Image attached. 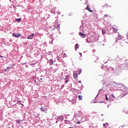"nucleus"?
Returning a JSON list of instances; mask_svg holds the SVG:
<instances>
[{
    "instance_id": "dca6fc26",
    "label": "nucleus",
    "mask_w": 128,
    "mask_h": 128,
    "mask_svg": "<svg viewBox=\"0 0 128 128\" xmlns=\"http://www.w3.org/2000/svg\"><path fill=\"white\" fill-rule=\"evenodd\" d=\"M104 16H106V17L108 16V14H106L104 15Z\"/></svg>"
},
{
    "instance_id": "f8f14e48",
    "label": "nucleus",
    "mask_w": 128,
    "mask_h": 128,
    "mask_svg": "<svg viewBox=\"0 0 128 128\" xmlns=\"http://www.w3.org/2000/svg\"><path fill=\"white\" fill-rule=\"evenodd\" d=\"M113 32L114 34H116V32H118V30H116V28H114L113 30Z\"/></svg>"
},
{
    "instance_id": "f03ea898",
    "label": "nucleus",
    "mask_w": 128,
    "mask_h": 128,
    "mask_svg": "<svg viewBox=\"0 0 128 128\" xmlns=\"http://www.w3.org/2000/svg\"><path fill=\"white\" fill-rule=\"evenodd\" d=\"M34 34H32L30 36H28L27 38L28 40H32V38H34Z\"/></svg>"
},
{
    "instance_id": "20e7f679",
    "label": "nucleus",
    "mask_w": 128,
    "mask_h": 128,
    "mask_svg": "<svg viewBox=\"0 0 128 128\" xmlns=\"http://www.w3.org/2000/svg\"><path fill=\"white\" fill-rule=\"evenodd\" d=\"M86 10L90 12H92V10H90V6H88V5H87Z\"/></svg>"
},
{
    "instance_id": "5701e85b",
    "label": "nucleus",
    "mask_w": 128,
    "mask_h": 128,
    "mask_svg": "<svg viewBox=\"0 0 128 128\" xmlns=\"http://www.w3.org/2000/svg\"><path fill=\"white\" fill-rule=\"evenodd\" d=\"M0 58H2V56H0Z\"/></svg>"
},
{
    "instance_id": "9d476101",
    "label": "nucleus",
    "mask_w": 128,
    "mask_h": 128,
    "mask_svg": "<svg viewBox=\"0 0 128 128\" xmlns=\"http://www.w3.org/2000/svg\"><path fill=\"white\" fill-rule=\"evenodd\" d=\"M78 48V44H77L75 45V50H76Z\"/></svg>"
},
{
    "instance_id": "aec40b11",
    "label": "nucleus",
    "mask_w": 128,
    "mask_h": 128,
    "mask_svg": "<svg viewBox=\"0 0 128 128\" xmlns=\"http://www.w3.org/2000/svg\"><path fill=\"white\" fill-rule=\"evenodd\" d=\"M66 84H68V80H66Z\"/></svg>"
},
{
    "instance_id": "412c9836",
    "label": "nucleus",
    "mask_w": 128,
    "mask_h": 128,
    "mask_svg": "<svg viewBox=\"0 0 128 128\" xmlns=\"http://www.w3.org/2000/svg\"><path fill=\"white\" fill-rule=\"evenodd\" d=\"M78 82H80V83H82V81H78Z\"/></svg>"
},
{
    "instance_id": "4be33fe9",
    "label": "nucleus",
    "mask_w": 128,
    "mask_h": 128,
    "mask_svg": "<svg viewBox=\"0 0 128 128\" xmlns=\"http://www.w3.org/2000/svg\"><path fill=\"white\" fill-rule=\"evenodd\" d=\"M80 54L81 56H82V53H79Z\"/></svg>"
},
{
    "instance_id": "7ed1b4c3",
    "label": "nucleus",
    "mask_w": 128,
    "mask_h": 128,
    "mask_svg": "<svg viewBox=\"0 0 128 128\" xmlns=\"http://www.w3.org/2000/svg\"><path fill=\"white\" fill-rule=\"evenodd\" d=\"M14 68V66H12V67L9 66L7 68H6V69H4V72H10V68Z\"/></svg>"
},
{
    "instance_id": "b1692460",
    "label": "nucleus",
    "mask_w": 128,
    "mask_h": 128,
    "mask_svg": "<svg viewBox=\"0 0 128 128\" xmlns=\"http://www.w3.org/2000/svg\"><path fill=\"white\" fill-rule=\"evenodd\" d=\"M56 28H58V25L56 26Z\"/></svg>"
},
{
    "instance_id": "a211bd4d",
    "label": "nucleus",
    "mask_w": 128,
    "mask_h": 128,
    "mask_svg": "<svg viewBox=\"0 0 128 128\" xmlns=\"http://www.w3.org/2000/svg\"><path fill=\"white\" fill-rule=\"evenodd\" d=\"M80 124V121H78L77 122V124Z\"/></svg>"
},
{
    "instance_id": "f257e3e1",
    "label": "nucleus",
    "mask_w": 128,
    "mask_h": 128,
    "mask_svg": "<svg viewBox=\"0 0 128 128\" xmlns=\"http://www.w3.org/2000/svg\"><path fill=\"white\" fill-rule=\"evenodd\" d=\"M12 36L14 38H18L19 36H20V34L18 33H14V34H12Z\"/></svg>"
},
{
    "instance_id": "6ab92c4d",
    "label": "nucleus",
    "mask_w": 128,
    "mask_h": 128,
    "mask_svg": "<svg viewBox=\"0 0 128 128\" xmlns=\"http://www.w3.org/2000/svg\"><path fill=\"white\" fill-rule=\"evenodd\" d=\"M103 126H105V128H106V124H104Z\"/></svg>"
},
{
    "instance_id": "39448f33",
    "label": "nucleus",
    "mask_w": 128,
    "mask_h": 128,
    "mask_svg": "<svg viewBox=\"0 0 128 128\" xmlns=\"http://www.w3.org/2000/svg\"><path fill=\"white\" fill-rule=\"evenodd\" d=\"M108 8H112V6H108V4H105L103 6V8H108Z\"/></svg>"
},
{
    "instance_id": "6e6552de",
    "label": "nucleus",
    "mask_w": 128,
    "mask_h": 128,
    "mask_svg": "<svg viewBox=\"0 0 128 128\" xmlns=\"http://www.w3.org/2000/svg\"><path fill=\"white\" fill-rule=\"evenodd\" d=\"M73 76L74 78H78V74L76 73H74Z\"/></svg>"
},
{
    "instance_id": "393cba45",
    "label": "nucleus",
    "mask_w": 128,
    "mask_h": 128,
    "mask_svg": "<svg viewBox=\"0 0 128 128\" xmlns=\"http://www.w3.org/2000/svg\"><path fill=\"white\" fill-rule=\"evenodd\" d=\"M14 66V64H13V66Z\"/></svg>"
},
{
    "instance_id": "2eb2a0df",
    "label": "nucleus",
    "mask_w": 128,
    "mask_h": 128,
    "mask_svg": "<svg viewBox=\"0 0 128 128\" xmlns=\"http://www.w3.org/2000/svg\"><path fill=\"white\" fill-rule=\"evenodd\" d=\"M105 96L106 100H108V96L106 95Z\"/></svg>"
},
{
    "instance_id": "ddd939ff",
    "label": "nucleus",
    "mask_w": 128,
    "mask_h": 128,
    "mask_svg": "<svg viewBox=\"0 0 128 128\" xmlns=\"http://www.w3.org/2000/svg\"><path fill=\"white\" fill-rule=\"evenodd\" d=\"M71 102H72V104H74L75 102H76V100L72 99V100H71Z\"/></svg>"
},
{
    "instance_id": "423d86ee",
    "label": "nucleus",
    "mask_w": 128,
    "mask_h": 128,
    "mask_svg": "<svg viewBox=\"0 0 128 128\" xmlns=\"http://www.w3.org/2000/svg\"><path fill=\"white\" fill-rule=\"evenodd\" d=\"M80 36H82V38H86V35L82 32H80Z\"/></svg>"
},
{
    "instance_id": "f3484780",
    "label": "nucleus",
    "mask_w": 128,
    "mask_h": 128,
    "mask_svg": "<svg viewBox=\"0 0 128 128\" xmlns=\"http://www.w3.org/2000/svg\"><path fill=\"white\" fill-rule=\"evenodd\" d=\"M112 96L114 98H116V97L114 96V94H112Z\"/></svg>"
},
{
    "instance_id": "9b49d317",
    "label": "nucleus",
    "mask_w": 128,
    "mask_h": 128,
    "mask_svg": "<svg viewBox=\"0 0 128 128\" xmlns=\"http://www.w3.org/2000/svg\"><path fill=\"white\" fill-rule=\"evenodd\" d=\"M102 34H106V30H104V29H102Z\"/></svg>"
},
{
    "instance_id": "1a4fd4ad",
    "label": "nucleus",
    "mask_w": 128,
    "mask_h": 128,
    "mask_svg": "<svg viewBox=\"0 0 128 128\" xmlns=\"http://www.w3.org/2000/svg\"><path fill=\"white\" fill-rule=\"evenodd\" d=\"M16 20L18 22H22V18H19L16 19Z\"/></svg>"
},
{
    "instance_id": "4468645a",
    "label": "nucleus",
    "mask_w": 128,
    "mask_h": 128,
    "mask_svg": "<svg viewBox=\"0 0 128 128\" xmlns=\"http://www.w3.org/2000/svg\"><path fill=\"white\" fill-rule=\"evenodd\" d=\"M78 98H80V100H82V96H78Z\"/></svg>"
},
{
    "instance_id": "0eeeda50",
    "label": "nucleus",
    "mask_w": 128,
    "mask_h": 128,
    "mask_svg": "<svg viewBox=\"0 0 128 128\" xmlns=\"http://www.w3.org/2000/svg\"><path fill=\"white\" fill-rule=\"evenodd\" d=\"M49 62H50V66H52V64H54V60L52 59H50L49 60Z\"/></svg>"
}]
</instances>
